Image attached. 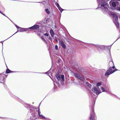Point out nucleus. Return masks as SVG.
Returning a JSON list of instances; mask_svg holds the SVG:
<instances>
[{"mask_svg":"<svg viewBox=\"0 0 120 120\" xmlns=\"http://www.w3.org/2000/svg\"><path fill=\"white\" fill-rule=\"evenodd\" d=\"M61 78L63 81H64V76L63 75H61Z\"/></svg>","mask_w":120,"mask_h":120,"instance_id":"ddd939ff","label":"nucleus"},{"mask_svg":"<svg viewBox=\"0 0 120 120\" xmlns=\"http://www.w3.org/2000/svg\"><path fill=\"white\" fill-rule=\"evenodd\" d=\"M10 71L9 69H8L6 70V72L7 73H9L10 72Z\"/></svg>","mask_w":120,"mask_h":120,"instance_id":"4be33fe9","label":"nucleus"},{"mask_svg":"<svg viewBox=\"0 0 120 120\" xmlns=\"http://www.w3.org/2000/svg\"><path fill=\"white\" fill-rule=\"evenodd\" d=\"M61 84L63 85V81H61Z\"/></svg>","mask_w":120,"mask_h":120,"instance_id":"cd10ccee","label":"nucleus"},{"mask_svg":"<svg viewBox=\"0 0 120 120\" xmlns=\"http://www.w3.org/2000/svg\"><path fill=\"white\" fill-rule=\"evenodd\" d=\"M56 4L57 5V6L59 9V10H60V11H63V9L62 8H61L60 6H59V4H57V3Z\"/></svg>","mask_w":120,"mask_h":120,"instance_id":"f8f14e48","label":"nucleus"},{"mask_svg":"<svg viewBox=\"0 0 120 120\" xmlns=\"http://www.w3.org/2000/svg\"><path fill=\"white\" fill-rule=\"evenodd\" d=\"M56 41H57V40H56Z\"/></svg>","mask_w":120,"mask_h":120,"instance_id":"f704fd0d","label":"nucleus"},{"mask_svg":"<svg viewBox=\"0 0 120 120\" xmlns=\"http://www.w3.org/2000/svg\"><path fill=\"white\" fill-rule=\"evenodd\" d=\"M50 33L51 36L52 37L54 36V33L53 32V31L52 29L50 30Z\"/></svg>","mask_w":120,"mask_h":120,"instance_id":"1a4fd4ad","label":"nucleus"},{"mask_svg":"<svg viewBox=\"0 0 120 120\" xmlns=\"http://www.w3.org/2000/svg\"><path fill=\"white\" fill-rule=\"evenodd\" d=\"M39 26L38 25H35L34 26H33L30 27L29 28L33 29H38L39 28Z\"/></svg>","mask_w":120,"mask_h":120,"instance_id":"423d86ee","label":"nucleus"},{"mask_svg":"<svg viewBox=\"0 0 120 120\" xmlns=\"http://www.w3.org/2000/svg\"><path fill=\"white\" fill-rule=\"evenodd\" d=\"M100 89H98L95 87H94V90L95 91V92L97 94H98L101 93V92H100Z\"/></svg>","mask_w":120,"mask_h":120,"instance_id":"20e7f679","label":"nucleus"},{"mask_svg":"<svg viewBox=\"0 0 120 120\" xmlns=\"http://www.w3.org/2000/svg\"><path fill=\"white\" fill-rule=\"evenodd\" d=\"M55 49L57 50L58 49V46H57V45H56L55 46Z\"/></svg>","mask_w":120,"mask_h":120,"instance_id":"b1692460","label":"nucleus"},{"mask_svg":"<svg viewBox=\"0 0 120 120\" xmlns=\"http://www.w3.org/2000/svg\"><path fill=\"white\" fill-rule=\"evenodd\" d=\"M15 26H16V27H17V25H15Z\"/></svg>","mask_w":120,"mask_h":120,"instance_id":"72a5a7b5","label":"nucleus"},{"mask_svg":"<svg viewBox=\"0 0 120 120\" xmlns=\"http://www.w3.org/2000/svg\"><path fill=\"white\" fill-rule=\"evenodd\" d=\"M115 68V67H114V66H113V67H112V69H114Z\"/></svg>","mask_w":120,"mask_h":120,"instance_id":"c85d7f7f","label":"nucleus"},{"mask_svg":"<svg viewBox=\"0 0 120 120\" xmlns=\"http://www.w3.org/2000/svg\"><path fill=\"white\" fill-rule=\"evenodd\" d=\"M98 47L100 48L101 49H103L104 48L103 46L102 45H99L98 46Z\"/></svg>","mask_w":120,"mask_h":120,"instance_id":"6ab92c4d","label":"nucleus"},{"mask_svg":"<svg viewBox=\"0 0 120 120\" xmlns=\"http://www.w3.org/2000/svg\"><path fill=\"white\" fill-rule=\"evenodd\" d=\"M101 88L102 90V92L105 91V90L104 88L101 87Z\"/></svg>","mask_w":120,"mask_h":120,"instance_id":"aec40b11","label":"nucleus"},{"mask_svg":"<svg viewBox=\"0 0 120 120\" xmlns=\"http://www.w3.org/2000/svg\"><path fill=\"white\" fill-rule=\"evenodd\" d=\"M101 85V83L99 82L97 84V86H100Z\"/></svg>","mask_w":120,"mask_h":120,"instance_id":"f3484780","label":"nucleus"},{"mask_svg":"<svg viewBox=\"0 0 120 120\" xmlns=\"http://www.w3.org/2000/svg\"><path fill=\"white\" fill-rule=\"evenodd\" d=\"M86 83L87 84V85L89 87H91V85L89 83Z\"/></svg>","mask_w":120,"mask_h":120,"instance_id":"412c9836","label":"nucleus"},{"mask_svg":"<svg viewBox=\"0 0 120 120\" xmlns=\"http://www.w3.org/2000/svg\"><path fill=\"white\" fill-rule=\"evenodd\" d=\"M0 13L1 14H2V13L0 11Z\"/></svg>","mask_w":120,"mask_h":120,"instance_id":"2f4dec72","label":"nucleus"},{"mask_svg":"<svg viewBox=\"0 0 120 120\" xmlns=\"http://www.w3.org/2000/svg\"><path fill=\"white\" fill-rule=\"evenodd\" d=\"M113 15L114 18L115 19L116 21L118 19V17L117 15L115 14H114Z\"/></svg>","mask_w":120,"mask_h":120,"instance_id":"9d476101","label":"nucleus"},{"mask_svg":"<svg viewBox=\"0 0 120 120\" xmlns=\"http://www.w3.org/2000/svg\"><path fill=\"white\" fill-rule=\"evenodd\" d=\"M96 116L95 113H91L89 120H95V117Z\"/></svg>","mask_w":120,"mask_h":120,"instance_id":"7ed1b4c3","label":"nucleus"},{"mask_svg":"<svg viewBox=\"0 0 120 120\" xmlns=\"http://www.w3.org/2000/svg\"><path fill=\"white\" fill-rule=\"evenodd\" d=\"M44 35L46 36H48V33H46L44 34Z\"/></svg>","mask_w":120,"mask_h":120,"instance_id":"5701e85b","label":"nucleus"},{"mask_svg":"<svg viewBox=\"0 0 120 120\" xmlns=\"http://www.w3.org/2000/svg\"><path fill=\"white\" fill-rule=\"evenodd\" d=\"M41 38L43 40H44L46 43H47V41L42 36H41Z\"/></svg>","mask_w":120,"mask_h":120,"instance_id":"2eb2a0df","label":"nucleus"},{"mask_svg":"<svg viewBox=\"0 0 120 120\" xmlns=\"http://www.w3.org/2000/svg\"><path fill=\"white\" fill-rule=\"evenodd\" d=\"M25 28H21V30H20V31L21 32H23L25 31Z\"/></svg>","mask_w":120,"mask_h":120,"instance_id":"a211bd4d","label":"nucleus"},{"mask_svg":"<svg viewBox=\"0 0 120 120\" xmlns=\"http://www.w3.org/2000/svg\"><path fill=\"white\" fill-rule=\"evenodd\" d=\"M57 79L59 81H60L61 80V78L60 76L59 75L57 74L56 75Z\"/></svg>","mask_w":120,"mask_h":120,"instance_id":"9b49d317","label":"nucleus"},{"mask_svg":"<svg viewBox=\"0 0 120 120\" xmlns=\"http://www.w3.org/2000/svg\"><path fill=\"white\" fill-rule=\"evenodd\" d=\"M25 31H26L27 30V29H26V28H25Z\"/></svg>","mask_w":120,"mask_h":120,"instance_id":"7c9ffc66","label":"nucleus"},{"mask_svg":"<svg viewBox=\"0 0 120 120\" xmlns=\"http://www.w3.org/2000/svg\"><path fill=\"white\" fill-rule=\"evenodd\" d=\"M116 70H112V69L111 68V71L110 70V71H115V72L116 71Z\"/></svg>","mask_w":120,"mask_h":120,"instance_id":"a878e982","label":"nucleus"},{"mask_svg":"<svg viewBox=\"0 0 120 120\" xmlns=\"http://www.w3.org/2000/svg\"><path fill=\"white\" fill-rule=\"evenodd\" d=\"M17 28H20V27H19L18 26H17V27H16Z\"/></svg>","mask_w":120,"mask_h":120,"instance_id":"c756f323","label":"nucleus"},{"mask_svg":"<svg viewBox=\"0 0 120 120\" xmlns=\"http://www.w3.org/2000/svg\"><path fill=\"white\" fill-rule=\"evenodd\" d=\"M60 42L62 47L64 48L65 49L66 48V46L64 43V42L62 41H60Z\"/></svg>","mask_w":120,"mask_h":120,"instance_id":"6e6552de","label":"nucleus"},{"mask_svg":"<svg viewBox=\"0 0 120 120\" xmlns=\"http://www.w3.org/2000/svg\"><path fill=\"white\" fill-rule=\"evenodd\" d=\"M75 75L76 77H77L78 79L81 80H82L83 79V78L82 77H81L77 74H75Z\"/></svg>","mask_w":120,"mask_h":120,"instance_id":"0eeeda50","label":"nucleus"},{"mask_svg":"<svg viewBox=\"0 0 120 120\" xmlns=\"http://www.w3.org/2000/svg\"><path fill=\"white\" fill-rule=\"evenodd\" d=\"M109 0H108V1Z\"/></svg>","mask_w":120,"mask_h":120,"instance_id":"c9c22d12","label":"nucleus"},{"mask_svg":"<svg viewBox=\"0 0 120 120\" xmlns=\"http://www.w3.org/2000/svg\"><path fill=\"white\" fill-rule=\"evenodd\" d=\"M101 8L102 9H104L106 11H108V9L107 8H106L107 4L105 1L104 0H102L101 2Z\"/></svg>","mask_w":120,"mask_h":120,"instance_id":"f257e3e1","label":"nucleus"},{"mask_svg":"<svg viewBox=\"0 0 120 120\" xmlns=\"http://www.w3.org/2000/svg\"><path fill=\"white\" fill-rule=\"evenodd\" d=\"M111 67L109 68L108 70L105 73V75L106 76L109 75L111 74L114 72L115 71H110V70L111 71Z\"/></svg>","mask_w":120,"mask_h":120,"instance_id":"f03ea898","label":"nucleus"},{"mask_svg":"<svg viewBox=\"0 0 120 120\" xmlns=\"http://www.w3.org/2000/svg\"><path fill=\"white\" fill-rule=\"evenodd\" d=\"M45 10L47 14H49L50 13V12L48 9H46Z\"/></svg>","mask_w":120,"mask_h":120,"instance_id":"4468645a","label":"nucleus"},{"mask_svg":"<svg viewBox=\"0 0 120 120\" xmlns=\"http://www.w3.org/2000/svg\"><path fill=\"white\" fill-rule=\"evenodd\" d=\"M2 14L4 15H5L3 13H2Z\"/></svg>","mask_w":120,"mask_h":120,"instance_id":"473e14b6","label":"nucleus"},{"mask_svg":"<svg viewBox=\"0 0 120 120\" xmlns=\"http://www.w3.org/2000/svg\"><path fill=\"white\" fill-rule=\"evenodd\" d=\"M0 119H8V118H6L5 117H0Z\"/></svg>","mask_w":120,"mask_h":120,"instance_id":"dca6fc26","label":"nucleus"},{"mask_svg":"<svg viewBox=\"0 0 120 120\" xmlns=\"http://www.w3.org/2000/svg\"><path fill=\"white\" fill-rule=\"evenodd\" d=\"M117 10L120 11V8H117Z\"/></svg>","mask_w":120,"mask_h":120,"instance_id":"bb28decb","label":"nucleus"},{"mask_svg":"<svg viewBox=\"0 0 120 120\" xmlns=\"http://www.w3.org/2000/svg\"><path fill=\"white\" fill-rule=\"evenodd\" d=\"M109 4L111 6H112L114 7H116V4L115 2H113L112 1H111L110 2Z\"/></svg>","mask_w":120,"mask_h":120,"instance_id":"39448f33","label":"nucleus"},{"mask_svg":"<svg viewBox=\"0 0 120 120\" xmlns=\"http://www.w3.org/2000/svg\"><path fill=\"white\" fill-rule=\"evenodd\" d=\"M49 39L51 41H52V39L50 37H49Z\"/></svg>","mask_w":120,"mask_h":120,"instance_id":"393cba45","label":"nucleus"}]
</instances>
